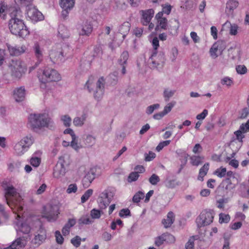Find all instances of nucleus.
Instances as JSON below:
<instances>
[{
    "label": "nucleus",
    "instance_id": "obj_1",
    "mask_svg": "<svg viewBox=\"0 0 249 249\" xmlns=\"http://www.w3.org/2000/svg\"><path fill=\"white\" fill-rule=\"evenodd\" d=\"M7 14H8L11 18L9 20L8 26L12 34L23 38L29 34V31L21 19L22 14L19 8L9 6L2 3L0 7V18L5 19Z\"/></svg>",
    "mask_w": 249,
    "mask_h": 249
},
{
    "label": "nucleus",
    "instance_id": "obj_2",
    "mask_svg": "<svg viewBox=\"0 0 249 249\" xmlns=\"http://www.w3.org/2000/svg\"><path fill=\"white\" fill-rule=\"evenodd\" d=\"M5 191V197L7 204L13 210L14 213H19L22 211L21 198L16 189L13 186H10L7 187Z\"/></svg>",
    "mask_w": 249,
    "mask_h": 249
},
{
    "label": "nucleus",
    "instance_id": "obj_3",
    "mask_svg": "<svg viewBox=\"0 0 249 249\" xmlns=\"http://www.w3.org/2000/svg\"><path fill=\"white\" fill-rule=\"evenodd\" d=\"M28 120L33 129L45 127L51 129L53 127L51 119L46 114H31Z\"/></svg>",
    "mask_w": 249,
    "mask_h": 249
},
{
    "label": "nucleus",
    "instance_id": "obj_4",
    "mask_svg": "<svg viewBox=\"0 0 249 249\" xmlns=\"http://www.w3.org/2000/svg\"><path fill=\"white\" fill-rule=\"evenodd\" d=\"M214 217V212L213 210H204L196 219L198 228H201L210 225L213 222Z\"/></svg>",
    "mask_w": 249,
    "mask_h": 249
},
{
    "label": "nucleus",
    "instance_id": "obj_5",
    "mask_svg": "<svg viewBox=\"0 0 249 249\" xmlns=\"http://www.w3.org/2000/svg\"><path fill=\"white\" fill-rule=\"evenodd\" d=\"M39 79L42 83L45 84L46 82L60 80L61 75L55 70L46 67L43 71L42 78Z\"/></svg>",
    "mask_w": 249,
    "mask_h": 249
},
{
    "label": "nucleus",
    "instance_id": "obj_6",
    "mask_svg": "<svg viewBox=\"0 0 249 249\" xmlns=\"http://www.w3.org/2000/svg\"><path fill=\"white\" fill-rule=\"evenodd\" d=\"M59 211V207L57 205L48 204L43 207V215L49 221H54L56 219Z\"/></svg>",
    "mask_w": 249,
    "mask_h": 249
},
{
    "label": "nucleus",
    "instance_id": "obj_7",
    "mask_svg": "<svg viewBox=\"0 0 249 249\" xmlns=\"http://www.w3.org/2000/svg\"><path fill=\"white\" fill-rule=\"evenodd\" d=\"M105 84V80L104 78L101 77L96 83V88L94 90L90 89L91 85L89 84V81L86 83L89 91H93L94 97L97 101L100 100L104 94Z\"/></svg>",
    "mask_w": 249,
    "mask_h": 249
},
{
    "label": "nucleus",
    "instance_id": "obj_8",
    "mask_svg": "<svg viewBox=\"0 0 249 249\" xmlns=\"http://www.w3.org/2000/svg\"><path fill=\"white\" fill-rule=\"evenodd\" d=\"M28 18L33 22H37L44 19V16L36 7L29 6L27 10Z\"/></svg>",
    "mask_w": 249,
    "mask_h": 249
},
{
    "label": "nucleus",
    "instance_id": "obj_9",
    "mask_svg": "<svg viewBox=\"0 0 249 249\" xmlns=\"http://www.w3.org/2000/svg\"><path fill=\"white\" fill-rule=\"evenodd\" d=\"M113 196L111 192L105 190L100 195L98 200V206L102 211L105 209L110 203Z\"/></svg>",
    "mask_w": 249,
    "mask_h": 249
},
{
    "label": "nucleus",
    "instance_id": "obj_10",
    "mask_svg": "<svg viewBox=\"0 0 249 249\" xmlns=\"http://www.w3.org/2000/svg\"><path fill=\"white\" fill-rule=\"evenodd\" d=\"M175 241V237L171 234L166 232L156 237L155 238L154 244L156 246L160 247L165 243H172Z\"/></svg>",
    "mask_w": 249,
    "mask_h": 249
},
{
    "label": "nucleus",
    "instance_id": "obj_11",
    "mask_svg": "<svg viewBox=\"0 0 249 249\" xmlns=\"http://www.w3.org/2000/svg\"><path fill=\"white\" fill-rule=\"evenodd\" d=\"M226 43L225 41L219 40L215 42L211 48L210 53L211 56L216 57L218 56L217 53L221 54L226 49Z\"/></svg>",
    "mask_w": 249,
    "mask_h": 249
},
{
    "label": "nucleus",
    "instance_id": "obj_12",
    "mask_svg": "<svg viewBox=\"0 0 249 249\" xmlns=\"http://www.w3.org/2000/svg\"><path fill=\"white\" fill-rule=\"evenodd\" d=\"M37 223L40 226V229L38 231V233L35 236L34 239L32 240V243L36 247H38L41 244L46 238V234L45 230L42 228L40 225V221L38 220Z\"/></svg>",
    "mask_w": 249,
    "mask_h": 249
},
{
    "label": "nucleus",
    "instance_id": "obj_13",
    "mask_svg": "<svg viewBox=\"0 0 249 249\" xmlns=\"http://www.w3.org/2000/svg\"><path fill=\"white\" fill-rule=\"evenodd\" d=\"M10 68L12 75L17 78H20L21 76L22 68L19 60H12Z\"/></svg>",
    "mask_w": 249,
    "mask_h": 249
},
{
    "label": "nucleus",
    "instance_id": "obj_14",
    "mask_svg": "<svg viewBox=\"0 0 249 249\" xmlns=\"http://www.w3.org/2000/svg\"><path fill=\"white\" fill-rule=\"evenodd\" d=\"M78 30L80 36H89L93 31V26L90 22L86 21L78 28Z\"/></svg>",
    "mask_w": 249,
    "mask_h": 249
},
{
    "label": "nucleus",
    "instance_id": "obj_15",
    "mask_svg": "<svg viewBox=\"0 0 249 249\" xmlns=\"http://www.w3.org/2000/svg\"><path fill=\"white\" fill-rule=\"evenodd\" d=\"M156 56H153V53H152L150 58V63L152 64V67L153 68H157L160 65H162L165 60L164 54L163 53H160L157 58Z\"/></svg>",
    "mask_w": 249,
    "mask_h": 249
},
{
    "label": "nucleus",
    "instance_id": "obj_16",
    "mask_svg": "<svg viewBox=\"0 0 249 249\" xmlns=\"http://www.w3.org/2000/svg\"><path fill=\"white\" fill-rule=\"evenodd\" d=\"M95 172L93 169H90L86 173L82 180L83 186L85 188H87L90 186L95 179Z\"/></svg>",
    "mask_w": 249,
    "mask_h": 249
},
{
    "label": "nucleus",
    "instance_id": "obj_17",
    "mask_svg": "<svg viewBox=\"0 0 249 249\" xmlns=\"http://www.w3.org/2000/svg\"><path fill=\"white\" fill-rule=\"evenodd\" d=\"M33 50L34 51L35 55L37 59V62L36 63V66L30 67V70L31 71L36 68L37 65L40 63L43 59V53L42 51L37 42H36L33 46Z\"/></svg>",
    "mask_w": 249,
    "mask_h": 249
},
{
    "label": "nucleus",
    "instance_id": "obj_18",
    "mask_svg": "<svg viewBox=\"0 0 249 249\" xmlns=\"http://www.w3.org/2000/svg\"><path fill=\"white\" fill-rule=\"evenodd\" d=\"M239 5V2L236 0H229L226 2L225 12L228 16H233L234 10Z\"/></svg>",
    "mask_w": 249,
    "mask_h": 249
},
{
    "label": "nucleus",
    "instance_id": "obj_19",
    "mask_svg": "<svg viewBox=\"0 0 249 249\" xmlns=\"http://www.w3.org/2000/svg\"><path fill=\"white\" fill-rule=\"evenodd\" d=\"M142 19L141 22L143 25H147L150 22L154 14V11L152 9H148L142 11Z\"/></svg>",
    "mask_w": 249,
    "mask_h": 249
},
{
    "label": "nucleus",
    "instance_id": "obj_20",
    "mask_svg": "<svg viewBox=\"0 0 249 249\" xmlns=\"http://www.w3.org/2000/svg\"><path fill=\"white\" fill-rule=\"evenodd\" d=\"M74 0H63V19L68 16L69 12L74 6Z\"/></svg>",
    "mask_w": 249,
    "mask_h": 249
},
{
    "label": "nucleus",
    "instance_id": "obj_21",
    "mask_svg": "<svg viewBox=\"0 0 249 249\" xmlns=\"http://www.w3.org/2000/svg\"><path fill=\"white\" fill-rule=\"evenodd\" d=\"M8 49L11 55L18 56L23 53L25 51V46H21L17 48L7 44Z\"/></svg>",
    "mask_w": 249,
    "mask_h": 249
},
{
    "label": "nucleus",
    "instance_id": "obj_22",
    "mask_svg": "<svg viewBox=\"0 0 249 249\" xmlns=\"http://www.w3.org/2000/svg\"><path fill=\"white\" fill-rule=\"evenodd\" d=\"M25 89L22 87L18 88L14 91V98L18 102L23 101L25 98Z\"/></svg>",
    "mask_w": 249,
    "mask_h": 249
},
{
    "label": "nucleus",
    "instance_id": "obj_23",
    "mask_svg": "<svg viewBox=\"0 0 249 249\" xmlns=\"http://www.w3.org/2000/svg\"><path fill=\"white\" fill-rule=\"evenodd\" d=\"M210 164L208 162L205 163L202 167L199 169L197 180L203 181L204 177L207 174L209 170Z\"/></svg>",
    "mask_w": 249,
    "mask_h": 249
},
{
    "label": "nucleus",
    "instance_id": "obj_24",
    "mask_svg": "<svg viewBox=\"0 0 249 249\" xmlns=\"http://www.w3.org/2000/svg\"><path fill=\"white\" fill-rule=\"evenodd\" d=\"M175 220V215L172 212H169L167 215V218L162 220V223L165 228L170 227Z\"/></svg>",
    "mask_w": 249,
    "mask_h": 249
},
{
    "label": "nucleus",
    "instance_id": "obj_25",
    "mask_svg": "<svg viewBox=\"0 0 249 249\" xmlns=\"http://www.w3.org/2000/svg\"><path fill=\"white\" fill-rule=\"evenodd\" d=\"M76 224L75 218H70L63 227V236L68 235L70 231V229Z\"/></svg>",
    "mask_w": 249,
    "mask_h": 249
},
{
    "label": "nucleus",
    "instance_id": "obj_26",
    "mask_svg": "<svg viewBox=\"0 0 249 249\" xmlns=\"http://www.w3.org/2000/svg\"><path fill=\"white\" fill-rule=\"evenodd\" d=\"M62 161L61 160V157L59 160L54 168L53 175L54 178H60L62 176Z\"/></svg>",
    "mask_w": 249,
    "mask_h": 249
},
{
    "label": "nucleus",
    "instance_id": "obj_27",
    "mask_svg": "<svg viewBox=\"0 0 249 249\" xmlns=\"http://www.w3.org/2000/svg\"><path fill=\"white\" fill-rule=\"evenodd\" d=\"M14 149L17 155L20 156L23 155L28 149H27V147H26L22 143L19 142L16 144Z\"/></svg>",
    "mask_w": 249,
    "mask_h": 249
},
{
    "label": "nucleus",
    "instance_id": "obj_28",
    "mask_svg": "<svg viewBox=\"0 0 249 249\" xmlns=\"http://www.w3.org/2000/svg\"><path fill=\"white\" fill-rule=\"evenodd\" d=\"M130 29V24L128 22L123 23L119 27V33L123 35V38L128 33Z\"/></svg>",
    "mask_w": 249,
    "mask_h": 249
},
{
    "label": "nucleus",
    "instance_id": "obj_29",
    "mask_svg": "<svg viewBox=\"0 0 249 249\" xmlns=\"http://www.w3.org/2000/svg\"><path fill=\"white\" fill-rule=\"evenodd\" d=\"M204 159L203 156H192L190 158V162L192 165L198 166L203 162Z\"/></svg>",
    "mask_w": 249,
    "mask_h": 249
},
{
    "label": "nucleus",
    "instance_id": "obj_30",
    "mask_svg": "<svg viewBox=\"0 0 249 249\" xmlns=\"http://www.w3.org/2000/svg\"><path fill=\"white\" fill-rule=\"evenodd\" d=\"M164 185L168 188L173 189L178 185L176 179L167 178L164 181Z\"/></svg>",
    "mask_w": 249,
    "mask_h": 249
},
{
    "label": "nucleus",
    "instance_id": "obj_31",
    "mask_svg": "<svg viewBox=\"0 0 249 249\" xmlns=\"http://www.w3.org/2000/svg\"><path fill=\"white\" fill-rule=\"evenodd\" d=\"M34 142V139L32 136L29 135L23 139H22L20 142L22 143L23 145H25L26 147H27V149H29V147Z\"/></svg>",
    "mask_w": 249,
    "mask_h": 249
},
{
    "label": "nucleus",
    "instance_id": "obj_32",
    "mask_svg": "<svg viewBox=\"0 0 249 249\" xmlns=\"http://www.w3.org/2000/svg\"><path fill=\"white\" fill-rule=\"evenodd\" d=\"M87 116L86 114H83L81 117H76L74 118L73 121V124L75 126H82L86 121Z\"/></svg>",
    "mask_w": 249,
    "mask_h": 249
},
{
    "label": "nucleus",
    "instance_id": "obj_33",
    "mask_svg": "<svg viewBox=\"0 0 249 249\" xmlns=\"http://www.w3.org/2000/svg\"><path fill=\"white\" fill-rule=\"evenodd\" d=\"M40 154V153L39 151L36 152L30 159V164L35 167H38L40 164L41 159L35 156L36 155Z\"/></svg>",
    "mask_w": 249,
    "mask_h": 249
},
{
    "label": "nucleus",
    "instance_id": "obj_34",
    "mask_svg": "<svg viewBox=\"0 0 249 249\" xmlns=\"http://www.w3.org/2000/svg\"><path fill=\"white\" fill-rule=\"evenodd\" d=\"M129 53L126 51H124L120 56L118 60V62L120 65H126L127 61L128 59Z\"/></svg>",
    "mask_w": 249,
    "mask_h": 249
},
{
    "label": "nucleus",
    "instance_id": "obj_35",
    "mask_svg": "<svg viewBox=\"0 0 249 249\" xmlns=\"http://www.w3.org/2000/svg\"><path fill=\"white\" fill-rule=\"evenodd\" d=\"M144 197V194L142 191H138L133 196L132 201L134 203H138L140 202L141 199Z\"/></svg>",
    "mask_w": 249,
    "mask_h": 249
},
{
    "label": "nucleus",
    "instance_id": "obj_36",
    "mask_svg": "<svg viewBox=\"0 0 249 249\" xmlns=\"http://www.w3.org/2000/svg\"><path fill=\"white\" fill-rule=\"evenodd\" d=\"M103 213L101 210L93 209L90 211V216L93 219H99L101 215Z\"/></svg>",
    "mask_w": 249,
    "mask_h": 249
},
{
    "label": "nucleus",
    "instance_id": "obj_37",
    "mask_svg": "<svg viewBox=\"0 0 249 249\" xmlns=\"http://www.w3.org/2000/svg\"><path fill=\"white\" fill-rule=\"evenodd\" d=\"M175 92V90H169L168 89H165L163 93L165 100L168 101L174 95Z\"/></svg>",
    "mask_w": 249,
    "mask_h": 249
},
{
    "label": "nucleus",
    "instance_id": "obj_38",
    "mask_svg": "<svg viewBox=\"0 0 249 249\" xmlns=\"http://www.w3.org/2000/svg\"><path fill=\"white\" fill-rule=\"evenodd\" d=\"M93 194V190L89 189L87 190L81 196V200L82 203L86 202Z\"/></svg>",
    "mask_w": 249,
    "mask_h": 249
},
{
    "label": "nucleus",
    "instance_id": "obj_39",
    "mask_svg": "<svg viewBox=\"0 0 249 249\" xmlns=\"http://www.w3.org/2000/svg\"><path fill=\"white\" fill-rule=\"evenodd\" d=\"M226 168L221 167L219 168H217L214 172L213 174L217 176L218 177L222 178L226 174Z\"/></svg>",
    "mask_w": 249,
    "mask_h": 249
},
{
    "label": "nucleus",
    "instance_id": "obj_40",
    "mask_svg": "<svg viewBox=\"0 0 249 249\" xmlns=\"http://www.w3.org/2000/svg\"><path fill=\"white\" fill-rule=\"evenodd\" d=\"M139 176L140 175L138 172H132L129 174L127 178V181L129 183L135 181L138 179Z\"/></svg>",
    "mask_w": 249,
    "mask_h": 249
},
{
    "label": "nucleus",
    "instance_id": "obj_41",
    "mask_svg": "<svg viewBox=\"0 0 249 249\" xmlns=\"http://www.w3.org/2000/svg\"><path fill=\"white\" fill-rule=\"evenodd\" d=\"M152 45L153 47V50L152 51L153 56H156L157 54V49L159 47V41L157 37H154L152 40Z\"/></svg>",
    "mask_w": 249,
    "mask_h": 249
},
{
    "label": "nucleus",
    "instance_id": "obj_42",
    "mask_svg": "<svg viewBox=\"0 0 249 249\" xmlns=\"http://www.w3.org/2000/svg\"><path fill=\"white\" fill-rule=\"evenodd\" d=\"M230 216L229 214H226L223 213L219 214V221L220 223H227L230 221Z\"/></svg>",
    "mask_w": 249,
    "mask_h": 249
},
{
    "label": "nucleus",
    "instance_id": "obj_43",
    "mask_svg": "<svg viewBox=\"0 0 249 249\" xmlns=\"http://www.w3.org/2000/svg\"><path fill=\"white\" fill-rule=\"evenodd\" d=\"M167 24V18H161V19L158 20V25L157 27H160L162 29L166 30Z\"/></svg>",
    "mask_w": 249,
    "mask_h": 249
},
{
    "label": "nucleus",
    "instance_id": "obj_44",
    "mask_svg": "<svg viewBox=\"0 0 249 249\" xmlns=\"http://www.w3.org/2000/svg\"><path fill=\"white\" fill-rule=\"evenodd\" d=\"M160 181L159 177L155 174H153L149 178V182L153 185H157Z\"/></svg>",
    "mask_w": 249,
    "mask_h": 249
},
{
    "label": "nucleus",
    "instance_id": "obj_45",
    "mask_svg": "<svg viewBox=\"0 0 249 249\" xmlns=\"http://www.w3.org/2000/svg\"><path fill=\"white\" fill-rule=\"evenodd\" d=\"M81 238L77 235L71 240V243L76 248L79 247L81 245Z\"/></svg>",
    "mask_w": 249,
    "mask_h": 249
},
{
    "label": "nucleus",
    "instance_id": "obj_46",
    "mask_svg": "<svg viewBox=\"0 0 249 249\" xmlns=\"http://www.w3.org/2000/svg\"><path fill=\"white\" fill-rule=\"evenodd\" d=\"M175 104H176L175 102H172L168 103L164 107V109L162 111V112L165 115L171 111V110H172V108L174 107Z\"/></svg>",
    "mask_w": 249,
    "mask_h": 249
},
{
    "label": "nucleus",
    "instance_id": "obj_47",
    "mask_svg": "<svg viewBox=\"0 0 249 249\" xmlns=\"http://www.w3.org/2000/svg\"><path fill=\"white\" fill-rule=\"evenodd\" d=\"M171 142L170 140H167L165 141H163L161 142H160L159 144L156 147V150L158 152H160V150H161L165 146H166L168 145Z\"/></svg>",
    "mask_w": 249,
    "mask_h": 249
},
{
    "label": "nucleus",
    "instance_id": "obj_48",
    "mask_svg": "<svg viewBox=\"0 0 249 249\" xmlns=\"http://www.w3.org/2000/svg\"><path fill=\"white\" fill-rule=\"evenodd\" d=\"M85 142L89 146H92L95 143V138L90 135H89L85 139Z\"/></svg>",
    "mask_w": 249,
    "mask_h": 249
},
{
    "label": "nucleus",
    "instance_id": "obj_49",
    "mask_svg": "<svg viewBox=\"0 0 249 249\" xmlns=\"http://www.w3.org/2000/svg\"><path fill=\"white\" fill-rule=\"evenodd\" d=\"M177 153L178 156L181 158L180 159V160L185 161V162L187 161V159L189 155L185 151L179 150L177 152Z\"/></svg>",
    "mask_w": 249,
    "mask_h": 249
},
{
    "label": "nucleus",
    "instance_id": "obj_50",
    "mask_svg": "<svg viewBox=\"0 0 249 249\" xmlns=\"http://www.w3.org/2000/svg\"><path fill=\"white\" fill-rule=\"evenodd\" d=\"M221 83L223 85L231 86L233 84V82L231 78L228 77H225L221 80Z\"/></svg>",
    "mask_w": 249,
    "mask_h": 249
},
{
    "label": "nucleus",
    "instance_id": "obj_51",
    "mask_svg": "<svg viewBox=\"0 0 249 249\" xmlns=\"http://www.w3.org/2000/svg\"><path fill=\"white\" fill-rule=\"evenodd\" d=\"M160 105L159 104H155L148 106L147 107L146 112L147 114H152L155 109L159 108Z\"/></svg>",
    "mask_w": 249,
    "mask_h": 249
},
{
    "label": "nucleus",
    "instance_id": "obj_52",
    "mask_svg": "<svg viewBox=\"0 0 249 249\" xmlns=\"http://www.w3.org/2000/svg\"><path fill=\"white\" fill-rule=\"evenodd\" d=\"M195 236H193L190 238L185 244L186 249H193L194 248Z\"/></svg>",
    "mask_w": 249,
    "mask_h": 249
},
{
    "label": "nucleus",
    "instance_id": "obj_53",
    "mask_svg": "<svg viewBox=\"0 0 249 249\" xmlns=\"http://www.w3.org/2000/svg\"><path fill=\"white\" fill-rule=\"evenodd\" d=\"M237 72L240 74H244L247 72V69L245 65H238L236 67Z\"/></svg>",
    "mask_w": 249,
    "mask_h": 249
},
{
    "label": "nucleus",
    "instance_id": "obj_54",
    "mask_svg": "<svg viewBox=\"0 0 249 249\" xmlns=\"http://www.w3.org/2000/svg\"><path fill=\"white\" fill-rule=\"evenodd\" d=\"M161 6L162 7V12L167 15H169L171 13L172 6L168 3L162 4Z\"/></svg>",
    "mask_w": 249,
    "mask_h": 249
},
{
    "label": "nucleus",
    "instance_id": "obj_55",
    "mask_svg": "<svg viewBox=\"0 0 249 249\" xmlns=\"http://www.w3.org/2000/svg\"><path fill=\"white\" fill-rule=\"evenodd\" d=\"M78 222L79 224L89 225L92 223L93 221L89 217H83L79 219Z\"/></svg>",
    "mask_w": 249,
    "mask_h": 249
},
{
    "label": "nucleus",
    "instance_id": "obj_56",
    "mask_svg": "<svg viewBox=\"0 0 249 249\" xmlns=\"http://www.w3.org/2000/svg\"><path fill=\"white\" fill-rule=\"evenodd\" d=\"M77 191V187L76 184H71L69 185L66 192L68 194H71L72 193H75Z\"/></svg>",
    "mask_w": 249,
    "mask_h": 249
},
{
    "label": "nucleus",
    "instance_id": "obj_57",
    "mask_svg": "<svg viewBox=\"0 0 249 249\" xmlns=\"http://www.w3.org/2000/svg\"><path fill=\"white\" fill-rule=\"evenodd\" d=\"M31 230L30 227L26 224H22L20 228V231L21 232H23V233H28Z\"/></svg>",
    "mask_w": 249,
    "mask_h": 249
},
{
    "label": "nucleus",
    "instance_id": "obj_58",
    "mask_svg": "<svg viewBox=\"0 0 249 249\" xmlns=\"http://www.w3.org/2000/svg\"><path fill=\"white\" fill-rule=\"evenodd\" d=\"M156 157V154L152 151H149L148 154H145V160L150 161L153 160Z\"/></svg>",
    "mask_w": 249,
    "mask_h": 249
},
{
    "label": "nucleus",
    "instance_id": "obj_59",
    "mask_svg": "<svg viewBox=\"0 0 249 249\" xmlns=\"http://www.w3.org/2000/svg\"><path fill=\"white\" fill-rule=\"evenodd\" d=\"M130 211L128 209H123L119 213V216L121 217L130 216Z\"/></svg>",
    "mask_w": 249,
    "mask_h": 249
},
{
    "label": "nucleus",
    "instance_id": "obj_60",
    "mask_svg": "<svg viewBox=\"0 0 249 249\" xmlns=\"http://www.w3.org/2000/svg\"><path fill=\"white\" fill-rule=\"evenodd\" d=\"M71 117L68 115L63 116V124L66 127L71 125Z\"/></svg>",
    "mask_w": 249,
    "mask_h": 249
},
{
    "label": "nucleus",
    "instance_id": "obj_61",
    "mask_svg": "<svg viewBox=\"0 0 249 249\" xmlns=\"http://www.w3.org/2000/svg\"><path fill=\"white\" fill-rule=\"evenodd\" d=\"M63 134H70L71 136V139H76V137L75 135V133L73 131V130L71 128H67L63 131Z\"/></svg>",
    "mask_w": 249,
    "mask_h": 249
},
{
    "label": "nucleus",
    "instance_id": "obj_62",
    "mask_svg": "<svg viewBox=\"0 0 249 249\" xmlns=\"http://www.w3.org/2000/svg\"><path fill=\"white\" fill-rule=\"evenodd\" d=\"M208 111L207 109H205L203 110V111L196 115V118L198 120H203L205 119V118L208 115Z\"/></svg>",
    "mask_w": 249,
    "mask_h": 249
},
{
    "label": "nucleus",
    "instance_id": "obj_63",
    "mask_svg": "<svg viewBox=\"0 0 249 249\" xmlns=\"http://www.w3.org/2000/svg\"><path fill=\"white\" fill-rule=\"evenodd\" d=\"M202 151V147L199 143H196L193 149V152L195 154H199Z\"/></svg>",
    "mask_w": 249,
    "mask_h": 249
},
{
    "label": "nucleus",
    "instance_id": "obj_64",
    "mask_svg": "<svg viewBox=\"0 0 249 249\" xmlns=\"http://www.w3.org/2000/svg\"><path fill=\"white\" fill-rule=\"evenodd\" d=\"M224 244L222 249H230V237L224 236Z\"/></svg>",
    "mask_w": 249,
    "mask_h": 249
}]
</instances>
